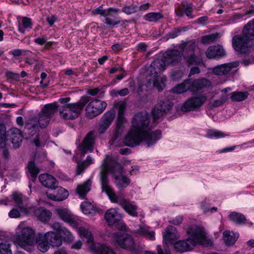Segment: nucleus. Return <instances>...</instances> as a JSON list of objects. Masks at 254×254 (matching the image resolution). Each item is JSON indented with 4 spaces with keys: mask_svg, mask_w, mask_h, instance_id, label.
I'll list each match as a JSON object with an SVG mask.
<instances>
[{
    "mask_svg": "<svg viewBox=\"0 0 254 254\" xmlns=\"http://www.w3.org/2000/svg\"><path fill=\"white\" fill-rule=\"evenodd\" d=\"M182 60V54L178 50L174 49L166 52L164 59H158L155 60L148 67L147 71L149 72V76L151 77L149 79L152 82L154 86L156 87L160 92L163 90L161 84L164 85L162 81L159 82L158 74L164 71L167 64L175 65L179 63Z\"/></svg>",
    "mask_w": 254,
    "mask_h": 254,
    "instance_id": "1",
    "label": "nucleus"
},
{
    "mask_svg": "<svg viewBox=\"0 0 254 254\" xmlns=\"http://www.w3.org/2000/svg\"><path fill=\"white\" fill-rule=\"evenodd\" d=\"M99 176L102 191L106 193L110 201L113 203H118L129 215L137 217L138 216V206L134 202L126 199L124 196H118L116 194L110 185L108 173L102 170L100 172Z\"/></svg>",
    "mask_w": 254,
    "mask_h": 254,
    "instance_id": "2",
    "label": "nucleus"
},
{
    "mask_svg": "<svg viewBox=\"0 0 254 254\" xmlns=\"http://www.w3.org/2000/svg\"><path fill=\"white\" fill-rule=\"evenodd\" d=\"M150 123L148 114L143 112L136 113L132 120L131 128L146 136L145 140L147 142L148 147L154 145L161 138L162 134L160 129L149 131L151 130Z\"/></svg>",
    "mask_w": 254,
    "mask_h": 254,
    "instance_id": "3",
    "label": "nucleus"
},
{
    "mask_svg": "<svg viewBox=\"0 0 254 254\" xmlns=\"http://www.w3.org/2000/svg\"><path fill=\"white\" fill-rule=\"evenodd\" d=\"M254 39V18L244 27L240 35H235L232 40L233 49L240 54L248 55L251 52Z\"/></svg>",
    "mask_w": 254,
    "mask_h": 254,
    "instance_id": "4",
    "label": "nucleus"
},
{
    "mask_svg": "<svg viewBox=\"0 0 254 254\" xmlns=\"http://www.w3.org/2000/svg\"><path fill=\"white\" fill-rule=\"evenodd\" d=\"M91 97L83 96L76 103H69L60 109V116L65 120H74L81 114L84 107L90 101Z\"/></svg>",
    "mask_w": 254,
    "mask_h": 254,
    "instance_id": "5",
    "label": "nucleus"
},
{
    "mask_svg": "<svg viewBox=\"0 0 254 254\" xmlns=\"http://www.w3.org/2000/svg\"><path fill=\"white\" fill-rule=\"evenodd\" d=\"M15 244L28 252H32L35 242V232L29 227L23 228L15 235Z\"/></svg>",
    "mask_w": 254,
    "mask_h": 254,
    "instance_id": "6",
    "label": "nucleus"
},
{
    "mask_svg": "<svg viewBox=\"0 0 254 254\" xmlns=\"http://www.w3.org/2000/svg\"><path fill=\"white\" fill-rule=\"evenodd\" d=\"M113 238L114 241L121 248L137 253L134 240L129 235L120 232H116L113 234Z\"/></svg>",
    "mask_w": 254,
    "mask_h": 254,
    "instance_id": "7",
    "label": "nucleus"
},
{
    "mask_svg": "<svg viewBox=\"0 0 254 254\" xmlns=\"http://www.w3.org/2000/svg\"><path fill=\"white\" fill-rule=\"evenodd\" d=\"M89 101V103L86 108L87 116L92 119L103 112L106 109L107 104L98 99Z\"/></svg>",
    "mask_w": 254,
    "mask_h": 254,
    "instance_id": "8",
    "label": "nucleus"
},
{
    "mask_svg": "<svg viewBox=\"0 0 254 254\" xmlns=\"http://www.w3.org/2000/svg\"><path fill=\"white\" fill-rule=\"evenodd\" d=\"M206 100V96L204 95L190 98L183 104L181 110L185 112L194 111L202 106Z\"/></svg>",
    "mask_w": 254,
    "mask_h": 254,
    "instance_id": "9",
    "label": "nucleus"
},
{
    "mask_svg": "<svg viewBox=\"0 0 254 254\" xmlns=\"http://www.w3.org/2000/svg\"><path fill=\"white\" fill-rule=\"evenodd\" d=\"M145 138V136L131 128L126 136L125 143L130 147L136 146L143 141L147 145Z\"/></svg>",
    "mask_w": 254,
    "mask_h": 254,
    "instance_id": "10",
    "label": "nucleus"
},
{
    "mask_svg": "<svg viewBox=\"0 0 254 254\" xmlns=\"http://www.w3.org/2000/svg\"><path fill=\"white\" fill-rule=\"evenodd\" d=\"M186 82H188L189 91L192 93L200 91L212 85L211 82L205 78L195 79L189 78L186 79Z\"/></svg>",
    "mask_w": 254,
    "mask_h": 254,
    "instance_id": "11",
    "label": "nucleus"
},
{
    "mask_svg": "<svg viewBox=\"0 0 254 254\" xmlns=\"http://www.w3.org/2000/svg\"><path fill=\"white\" fill-rule=\"evenodd\" d=\"M173 105V103L169 101H160L152 111L153 121L155 122L161 117L168 114Z\"/></svg>",
    "mask_w": 254,
    "mask_h": 254,
    "instance_id": "12",
    "label": "nucleus"
},
{
    "mask_svg": "<svg viewBox=\"0 0 254 254\" xmlns=\"http://www.w3.org/2000/svg\"><path fill=\"white\" fill-rule=\"evenodd\" d=\"M95 141V136L94 132L90 131L86 134L81 143L78 146V149L81 152L82 156H84L88 152H91L93 151Z\"/></svg>",
    "mask_w": 254,
    "mask_h": 254,
    "instance_id": "13",
    "label": "nucleus"
},
{
    "mask_svg": "<svg viewBox=\"0 0 254 254\" xmlns=\"http://www.w3.org/2000/svg\"><path fill=\"white\" fill-rule=\"evenodd\" d=\"M188 233L190 236V238L194 242L195 246L197 243L204 244V242L206 241L205 234L201 228L196 225H191L188 230Z\"/></svg>",
    "mask_w": 254,
    "mask_h": 254,
    "instance_id": "14",
    "label": "nucleus"
},
{
    "mask_svg": "<svg viewBox=\"0 0 254 254\" xmlns=\"http://www.w3.org/2000/svg\"><path fill=\"white\" fill-rule=\"evenodd\" d=\"M205 55L209 59L218 60L226 56V52L220 45L209 46L205 51Z\"/></svg>",
    "mask_w": 254,
    "mask_h": 254,
    "instance_id": "15",
    "label": "nucleus"
},
{
    "mask_svg": "<svg viewBox=\"0 0 254 254\" xmlns=\"http://www.w3.org/2000/svg\"><path fill=\"white\" fill-rule=\"evenodd\" d=\"M118 208H111L106 211L105 219L109 225H113L120 222L123 215L119 212Z\"/></svg>",
    "mask_w": 254,
    "mask_h": 254,
    "instance_id": "16",
    "label": "nucleus"
},
{
    "mask_svg": "<svg viewBox=\"0 0 254 254\" xmlns=\"http://www.w3.org/2000/svg\"><path fill=\"white\" fill-rule=\"evenodd\" d=\"M195 247V243L191 238H188L186 240H181L176 242L174 245L175 250L180 253L191 251Z\"/></svg>",
    "mask_w": 254,
    "mask_h": 254,
    "instance_id": "17",
    "label": "nucleus"
},
{
    "mask_svg": "<svg viewBox=\"0 0 254 254\" xmlns=\"http://www.w3.org/2000/svg\"><path fill=\"white\" fill-rule=\"evenodd\" d=\"M7 136L9 137L13 148H19L23 138L21 130L16 127L11 128L8 131Z\"/></svg>",
    "mask_w": 254,
    "mask_h": 254,
    "instance_id": "18",
    "label": "nucleus"
},
{
    "mask_svg": "<svg viewBox=\"0 0 254 254\" xmlns=\"http://www.w3.org/2000/svg\"><path fill=\"white\" fill-rule=\"evenodd\" d=\"M238 62L235 61L217 65L212 68L214 74L218 75H225L228 73L233 68L239 66Z\"/></svg>",
    "mask_w": 254,
    "mask_h": 254,
    "instance_id": "19",
    "label": "nucleus"
},
{
    "mask_svg": "<svg viewBox=\"0 0 254 254\" xmlns=\"http://www.w3.org/2000/svg\"><path fill=\"white\" fill-rule=\"evenodd\" d=\"M53 190H54V193L49 192L46 193L48 198L51 200L58 201H63L68 196V191L63 187L57 185V187Z\"/></svg>",
    "mask_w": 254,
    "mask_h": 254,
    "instance_id": "20",
    "label": "nucleus"
},
{
    "mask_svg": "<svg viewBox=\"0 0 254 254\" xmlns=\"http://www.w3.org/2000/svg\"><path fill=\"white\" fill-rule=\"evenodd\" d=\"M39 180L43 186L51 190L55 188L57 185H58L56 179L48 174L40 175L39 177Z\"/></svg>",
    "mask_w": 254,
    "mask_h": 254,
    "instance_id": "21",
    "label": "nucleus"
},
{
    "mask_svg": "<svg viewBox=\"0 0 254 254\" xmlns=\"http://www.w3.org/2000/svg\"><path fill=\"white\" fill-rule=\"evenodd\" d=\"M120 11L119 9L117 8L109 7L107 9H103L102 5L92 10V13L93 15H100L101 16L106 17L107 16H113L117 14Z\"/></svg>",
    "mask_w": 254,
    "mask_h": 254,
    "instance_id": "22",
    "label": "nucleus"
},
{
    "mask_svg": "<svg viewBox=\"0 0 254 254\" xmlns=\"http://www.w3.org/2000/svg\"><path fill=\"white\" fill-rule=\"evenodd\" d=\"M49 244L53 247H60L62 244L61 236L58 233L49 231L44 235Z\"/></svg>",
    "mask_w": 254,
    "mask_h": 254,
    "instance_id": "23",
    "label": "nucleus"
},
{
    "mask_svg": "<svg viewBox=\"0 0 254 254\" xmlns=\"http://www.w3.org/2000/svg\"><path fill=\"white\" fill-rule=\"evenodd\" d=\"M92 183L91 179H88L82 184L78 185L76 188V192L80 198H84L87 193L90 190Z\"/></svg>",
    "mask_w": 254,
    "mask_h": 254,
    "instance_id": "24",
    "label": "nucleus"
},
{
    "mask_svg": "<svg viewBox=\"0 0 254 254\" xmlns=\"http://www.w3.org/2000/svg\"><path fill=\"white\" fill-rule=\"evenodd\" d=\"M37 248L42 253L46 252L50 248L49 243L43 234L39 233L36 238Z\"/></svg>",
    "mask_w": 254,
    "mask_h": 254,
    "instance_id": "25",
    "label": "nucleus"
},
{
    "mask_svg": "<svg viewBox=\"0 0 254 254\" xmlns=\"http://www.w3.org/2000/svg\"><path fill=\"white\" fill-rule=\"evenodd\" d=\"M126 107L121 105L119 107L118 117L117 120V127L118 131H122L125 127V124L126 123V119L124 117V112Z\"/></svg>",
    "mask_w": 254,
    "mask_h": 254,
    "instance_id": "26",
    "label": "nucleus"
},
{
    "mask_svg": "<svg viewBox=\"0 0 254 254\" xmlns=\"http://www.w3.org/2000/svg\"><path fill=\"white\" fill-rule=\"evenodd\" d=\"M34 214L39 220L44 222L48 221L52 216V213L49 210L41 207L35 209Z\"/></svg>",
    "mask_w": 254,
    "mask_h": 254,
    "instance_id": "27",
    "label": "nucleus"
},
{
    "mask_svg": "<svg viewBox=\"0 0 254 254\" xmlns=\"http://www.w3.org/2000/svg\"><path fill=\"white\" fill-rule=\"evenodd\" d=\"M92 249L97 254H116L112 248L100 243L92 244Z\"/></svg>",
    "mask_w": 254,
    "mask_h": 254,
    "instance_id": "28",
    "label": "nucleus"
},
{
    "mask_svg": "<svg viewBox=\"0 0 254 254\" xmlns=\"http://www.w3.org/2000/svg\"><path fill=\"white\" fill-rule=\"evenodd\" d=\"M107 169L113 174L114 178H116L117 176H120L124 174L123 167L117 162L109 164L107 165Z\"/></svg>",
    "mask_w": 254,
    "mask_h": 254,
    "instance_id": "29",
    "label": "nucleus"
},
{
    "mask_svg": "<svg viewBox=\"0 0 254 254\" xmlns=\"http://www.w3.org/2000/svg\"><path fill=\"white\" fill-rule=\"evenodd\" d=\"M37 120V119L35 117H32L25 124V128L28 130H31V131L28 132L30 136H34L37 133L36 129L38 127Z\"/></svg>",
    "mask_w": 254,
    "mask_h": 254,
    "instance_id": "30",
    "label": "nucleus"
},
{
    "mask_svg": "<svg viewBox=\"0 0 254 254\" xmlns=\"http://www.w3.org/2000/svg\"><path fill=\"white\" fill-rule=\"evenodd\" d=\"M58 110V106L57 104L53 103L45 105L41 112L51 119Z\"/></svg>",
    "mask_w": 254,
    "mask_h": 254,
    "instance_id": "31",
    "label": "nucleus"
},
{
    "mask_svg": "<svg viewBox=\"0 0 254 254\" xmlns=\"http://www.w3.org/2000/svg\"><path fill=\"white\" fill-rule=\"evenodd\" d=\"M114 179L116 180V185L120 190H122L126 188L130 184L131 182L130 179L126 176L124 175V174L120 176H117V177Z\"/></svg>",
    "mask_w": 254,
    "mask_h": 254,
    "instance_id": "32",
    "label": "nucleus"
},
{
    "mask_svg": "<svg viewBox=\"0 0 254 254\" xmlns=\"http://www.w3.org/2000/svg\"><path fill=\"white\" fill-rule=\"evenodd\" d=\"M228 217L232 222L237 225H242L246 223V218L241 213L235 211L232 212L229 215Z\"/></svg>",
    "mask_w": 254,
    "mask_h": 254,
    "instance_id": "33",
    "label": "nucleus"
},
{
    "mask_svg": "<svg viewBox=\"0 0 254 254\" xmlns=\"http://www.w3.org/2000/svg\"><path fill=\"white\" fill-rule=\"evenodd\" d=\"M79 236L87 243H91L94 241V237L91 232L87 229L81 227L77 229Z\"/></svg>",
    "mask_w": 254,
    "mask_h": 254,
    "instance_id": "34",
    "label": "nucleus"
},
{
    "mask_svg": "<svg viewBox=\"0 0 254 254\" xmlns=\"http://www.w3.org/2000/svg\"><path fill=\"white\" fill-rule=\"evenodd\" d=\"M33 23L32 19L27 17H23L21 23L19 22L18 24V31L22 34H24L26 29H32Z\"/></svg>",
    "mask_w": 254,
    "mask_h": 254,
    "instance_id": "35",
    "label": "nucleus"
},
{
    "mask_svg": "<svg viewBox=\"0 0 254 254\" xmlns=\"http://www.w3.org/2000/svg\"><path fill=\"white\" fill-rule=\"evenodd\" d=\"M248 96L247 91H234L230 94V99L233 102H241L246 100Z\"/></svg>",
    "mask_w": 254,
    "mask_h": 254,
    "instance_id": "36",
    "label": "nucleus"
},
{
    "mask_svg": "<svg viewBox=\"0 0 254 254\" xmlns=\"http://www.w3.org/2000/svg\"><path fill=\"white\" fill-rule=\"evenodd\" d=\"M239 237L238 233L231 234L230 231H225L223 232V240L226 245L228 246L233 245L237 241Z\"/></svg>",
    "mask_w": 254,
    "mask_h": 254,
    "instance_id": "37",
    "label": "nucleus"
},
{
    "mask_svg": "<svg viewBox=\"0 0 254 254\" xmlns=\"http://www.w3.org/2000/svg\"><path fill=\"white\" fill-rule=\"evenodd\" d=\"M164 17L162 13L151 12L145 14L143 18L149 22H157Z\"/></svg>",
    "mask_w": 254,
    "mask_h": 254,
    "instance_id": "38",
    "label": "nucleus"
},
{
    "mask_svg": "<svg viewBox=\"0 0 254 254\" xmlns=\"http://www.w3.org/2000/svg\"><path fill=\"white\" fill-rule=\"evenodd\" d=\"M12 197L18 209L21 211H25L26 208L23 203V195L21 193L15 192L12 194Z\"/></svg>",
    "mask_w": 254,
    "mask_h": 254,
    "instance_id": "39",
    "label": "nucleus"
},
{
    "mask_svg": "<svg viewBox=\"0 0 254 254\" xmlns=\"http://www.w3.org/2000/svg\"><path fill=\"white\" fill-rule=\"evenodd\" d=\"M185 58L190 66L192 65H199L202 64V59L197 57L194 53H190L189 56H186Z\"/></svg>",
    "mask_w": 254,
    "mask_h": 254,
    "instance_id": "40",
    "label": "nucleus"
},
{
    "mask_svg": "<svg viewBox=\"0 0 254 254\" xmlns=\"http://www.w3.org/2000/svg\"><path fill=\"white\" fill-rule=\"evenodd\" d=\"M55 212L60 218L65 222L69 220V218L72 216L70 212L65 208H58L55 209Z\"/></svg>",
    "mask_w": 254,
    "mask_h": 254,
    "instance_id": "41",
    "label": "nucleus"
},
{
    "mask_svg": "<svg viewBox=\"0 0 254 254\" xmlns=\"http://www.w3.org/2000/svg\"><path fill=\"white\" fill-rule=\"evenodd\" d=\"M228 134L225 133L224 132L216 130V129H209L207 131L205 136L209 138H223L227 136H229Z\"/></svg>",
    "mask_w": 254,
    "mask_h": 254,
    "instance_id": "42",
    "label": "nucleus"
},
{
    "mask_svg": "<svg viewBox=\"0 0 254 254\" xmlns=\"http://www.w3.org/2000/svg\"><path fill=\"white\" fill-rule=\"evenodd\" d=\"M188 82H186V79L180 84H178L176 86H174L171 91L174 93L181 94L189 91Z\"/></svg>",
    "mask_w": 254,
    "mask_h": 254,
    "instance_id": "43",
    "label": "nucleus"
},
{
    "mask_svg": "<svg viewBox=\"0 0 254 254\" xmlns=\"http://www.w3.org/2000/svg\"><path fill=\"white\" fill-rule=\"evenodd\" d=\"M27 168L31 177L33 179H35L39 173L40 169L36 165L35 162L34 161H29Z\"/></svg>",
    "mask_w": 254,
    "mask_h": 254,
    "instance_id": "44",
    "label": "nucleus"
},
{
    "mask_svg": "<svg viewBox=\"0 0 254 254\" xmlns=\"http://www.w3.org/2000/svg\"><path fill=\"white\" fill-rule=\"evenodd\" d=\"M219 34L217 32L211 34L206 35L201 37L200 42L203 44H209L215 42L218 38Z\"/></svg>",
    "mask_w": 254,
    "mask_h": 254,
    "instance_id": "45",
    "label": "nucleus"
},
{
    "mask_svg": "<svg viewBox=\"0 0 254 254\" xmlns=\"http://www.w3.org/2000/svg\"><path fill=\"white\" fill-rule=\"evenodd\" d=\"M37 119L38 126L41 128H45L49 124L50 119L43 113H40L39 114L38 117H35Z\"/></svg>",
    "mask_w": 254,
    "mask_h": 254,
    "instance_id": "46",
    "label": "nucleus"
},
{
    "mask_svg": "<svg viewBox=\"0 0 254 254\" xmlns=\"http://www.w3.org/2000/svg\"><path fill=\"white\" fill-rule=\"evenodd\" d=\"M138 6L132 3L128 5L125 4L122 8V11L127 15H131L138 11Z\"/></svg>",
    "mask_w": 254,
    "mask_h": 254,
    "instance_id": "47",
    "label": "nucleus"
},
{
    "mask_svg": "<svg viewBox=\"0 0 254 254\" xmlns=\"http://www.w3.org/2000/svg\"><path fill=\"white\" fill-rule=\"evenodd\" d=\"M6 127L0 124V148H4L6 145Z\"/></svg>",
    "mask_w": 254,
    "mask_h": 254,
    "instance_id": "48",
    "label": "nucleus"
},
{
    "mask_svg": "<svg viewBox=\"0 0 254 254\" xmlns=\"http://www.w3.org/2000/svg\"><path fill=\"white\" fill-rule=\"evenodd\" d=\"M176 228L173 226H169L166 228V234L163 235L164 239L169 242L172 243L171 235L175 234L176 233Z\"/></svg>",
    "mask_w": 254,
    "mask_h": 254,
    "instance_id": "49",
    "label": "nucleus"
},
{
    "mask_svg": "<svg viewBox=\"0 0 254 254\" xmlns=\"http://www.w3.org/2000/svg\"><path fill=\"white\" fill-rule=\"evenodd\" d=\"M115 117V112L111 110L105 113L102 118L101 120L111 125Z\"/></svg>",
    "mask_w": 254,
    "mask_h": 254,
    "instance_id": "50",
    "label": "nucleus"
},
{
    "mask_svg": "<svg viewBox=\"0 0 254 254\" xmlns=\"http://www.w3.org/2000/svg\"><path fill=\"white\" fill-rule=\"evenodd\" d=\"M60 234L64 241L71 242L73 240V236L71 232L65 227L62 229Z\"/></svg>",
    "mask_w": 254,
    "mask_h": 254,
    "instance_id": "51",
    "label": "nucleus"
},
{
    "mask_svg": "<svg viewBox=\"0 0 254 254\" xmlns=\"http://www.w3.org/2000/svg\"><path fill=\"white\" fill-rule=\"evenodd\" d=\"M197 46V43L195 40H192L188 42L185 45V48H183V51L186 52L194 53L195 49Z\"/></svg>",
    "mask_w": 254,
    "mask_h": 254,
    "instance_id": "52",
    "label": "nucleus"
},
{
    "mask_svg": "<svg viewBox=\"0 0 254 254\" xmlns=\"http://www.w3.org/2000/svg\"><path fill=\"white\" fill-rule=\"evenodd\" d=\"M11 246V244L7 242H1L0 243V254H12Z\"/></svg>",
    "mask_w": 254,
    "mask_h": 254,
    "instance_id": "53",
    "label": "nucleus"
},
{
    "mask_svg": "<svg viewBox=\"0 0 254 254\" xmlns=\"http://www.w3.org/2000/svg\"><path fill=\"white\" fill-rule=\"evenodd\" d=\"M82 211L85 214H89L91 212L93 206L90 202H83L80 205Z\"/></svg>",
    "mask_w": 254,
    "mask_h": 254,
    "instance_id": "54",
    "label": "nucleus"
},
{
    "mask_svg": "<svg viewBox=\"0 0 254 254\" xmlns=\"http://www.w3.org/2000/svg\"><path fill=\"white\" fill-rule=\"evenodd\" d=\"M186 29V27H182L179 29L175 28L167 34V36L169 38H175L178 37L181 32L185 31Z\"/></svg>",
    "mask_w": 254,
    "mask_h": 254,
    "instance_id": "55",
    "label": "nucleus"
},
{
    "mask_svg": "<svg viewBox=\"0 0 254 254\" xmlns=\"http://www.w3.org/2000/svg\"><path fill=\"white\" fill-rule=\"evenodd\" d=\"M227 101L226 97L223 96L219 98V99L213 101L212 104V107L216 108L223 105Z\"/></svg>",
    "mask_w": 254,
    "mask_h": 254,
    "instance_id": "56",
    "label": "nucleus"
},
{
    "mask_svg": "<svg viewBox=\"0 0 254 254\" xmlns=\"http://www.w3.org/2000/svg\"><path fill=\"white\" fill-rule=\"evenodd\" d=\"M184 75V72L182 70H173L171 73L172 78L174 80L181 79Z\"/></svg>",
    "mask_w": 254,
    "mask_h": 254,
    "instance_id": "57",
    "label": "nucleus"
},
{
    "mask_svg": "<svg viewBox=\"0 0 254 254\" xmlns=\"http://www.w3.org/2000/svg\"><path fill=\"white\" fill-rule=\"evenodd\" d=\"M109 16H107L105 17L104 22L105 24H106L107 25L109 26L110 28H114L115 26H116L118 24H119L121 22V20H117L116 21L114 19H111V18L108 17Z\"/></svg>",
    "mask_w": 254,
    "mask_h": 254,
    "instance_id": "58",
    "label": "nucleus"
},
{
    "mask_svg": "<svg viewBox=\"0 0 254 254\" xmlns=\"http://www.w3.org/2000/svg\"><path fill=\"white\" fill-rule=\"evenodd\" d=\"M110 126L108 124L101 120L98 128V131L100 133H103Z\"/></svg>",
    "mask_w": 254,
    "mask_h": 254,
    "instance_id": "59",
    "label": "nucleus"
},
{
    "mask_svg": "<svg viewBox=\"0 0 254 254\" xmlns=\"http://www.w3.org/2000/svg\"><path fill=\"white\" fill-rule=\"evenodd\" d=\"M20 212L22 211L19 209L13 208L9 212L8 215L10 218H18L20 216ZM24 212L27 213V211Z\"/></svg>",
    "mask_w": 254,
    "mask_h": 254,
    "instance_id": "60",
    "label": "nucleus"
},
{
    "mask_svg": "<svg viewBox=\"0 0 254 254\" xmlns=\"http://www.w3.org/2000/svg\"><path fill=\"white\" fill-rule=\"evenodd\" d=\"M192 4L189 3L187 5L184 9V13L186 15L190 18H193V16L192 15Z\"/></svg>",
    "mask_w": 254,
    "mask_h": 254,
    "instance_id": "61",
    "label": "nucleus"
},
{
    "mask_svg": "<svg viewBox=\"0 0 254 254\" xmlns=\"http://www.w3.org/2000/svg\"><path fill=\"white\" fill-rule=\"evenodd\" d=\"M5 74L7 79H15L19 77V74L18 73L9 70H7L5 72Z\"/></svg>",
    "mask_w": 254,
    "mask_h": 254,
    "instance_id": "62",
    "label": "nucleus"
},
{
    "mask_svg": "<svg viewBox=\"0 0 254 254\" xmlns=\"http://www.w3.org/2000/svg\"><path fill=\"white\" fill-rule=\"evenodd\" d=\"M88 166H89L86 164L85 161H83L80 164H78L77 167V174L78 175L81 174Z\"/></svg>",
    "mask_w": 254,
    "mask_h": 254,
    "instance_id": "63",
    "label": "nucleus"
},
{
    "mask_svg": "<svg viewBox=\"0 0 254 254\" xmlns=\"http://www.w3.org/2000/svg\"><path fill=\"white\" fill-rule=\"evenodd\" d=\"M147 45L145 43H139L136 46V50L140 52H145L147 50Z\"/></svg>",
    "mask_w": 254,
    "mask_h": 254,
    "instance_id": "64",
    "label": "nucleus"
}]
</instances>
